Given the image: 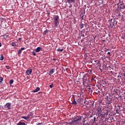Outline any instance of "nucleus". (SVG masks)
Segmentation results:
<instances>
[{
	"instance_id": "nucleus-1",
	"label": "nucleus",
	"mask_w": 125,
	"mask_h": 125,
	"mask_svg": "<svg viewBox=\"0 0 125 125\" xmlns=\"http://www.w3.org/2000/svg\"><path fill=\"white\" fill-rule=\"evenodd\" d=\"M108 22L109 24V28H113V27H115L117 25V21L115 19H111L108 21Z\"/></svg>"
},
{
	"instance_id": "nucleus-44",
	"label": "nucleus",
	"mask_w": 125,
	"mask_h": 125,
	"mask_svg": "<svg viewBox=\"0 0 125 125\" xmlns=\"http://www.w3.org/2000/svg\"><path fill=\"white\" fill-rule=\"evenodd\" d=\"M73 0H72L71 1H73Z\"/></svg>"
},
{
	"instance_id": "nucleus-19",
	"label": "nucleus",
	"mask_w": 125,
	"mask_h": 125,
	"mask_svg": "<svg viewBox=\"0 0 125 125\" xmlns=\"http://www.w3.org/2000/svg\"><path fill=\"white\" fill-rule=\"evenodd\" d=\"M14 82V81H13V80H10V82H9L10 84H12V83H13Z\"/></svg>"
},
{
	"instance_id": "nucleus-12",
	"label": "nucleus",
	"mask_w": 125,
	"mask_h": 125,
	"mask_svg": "<svg viewBox=\"0 0 125 125\" xmlns=\"http://www.w3.org/2000/svg\"><path fill=\"white\" fill-rule=\"evenodd\" d=\"M39 90H40V87H38L36 88V89H35L33 91V92H38V91H39Z\"/></svg>"
},
{
	"instance_id": "nucleus-2",
	"label": "nucleus",
	"mask_w": 125,
	"mask_h": 125,
	"mask_svg": "<svg viewBox=\"0 0 125 125\" xmlns=\"http://www.w3.org/2000/svg\"><path fill=\"white\" fill-rule=\"evenodd\" d=\"M53 20L55 27H58V25H59V16H54Z\"/></svg>"
},
{
	"instance_id": "nucleus-3",
	"label": "nucleus",
	"mask_w": 125,
	"mask_h": 125,
	"mask_svg": "<svg viewBox=\"0 0 125 125\" xmlns=\"http://www.w3.org/2000/svg\"><path fill=\"white\" fill-rule=\"evenodd\" d=\"M115 6L117 7V10L118 11H119V10H121V9H125V4L124 3L120 4V5H119L118 4H116L115 5Z\"/></svg>"
},
{
	"instance_id": "nucleus-5",
	"label": "nucleus",
	"mask_w": 125,
	"mask_h": 125,
	"mask_svg": "<svg viewBox=\"0 0 125 125\" xmlns=\"http://www.w3.org/2000/svg\"><path fill=\"white\" fill-rule=\"evenodd\" d=\"M11 107V103H7L4 106V108L6 110H10Z\"/></svg>"
},
{
	"instance_id": "nucleus-22",
	"label": "nucleus",
	"mask_w": 125,
	"mask_h": 125,
	"mask_svg": "<svg viewBox=\"0 0 125 125\" xmlns=\"http://www.w3.org/2000/svg\"><path fill=\"white\" fill-rule=\"evenodd\" d=\"M22 52V50L21 49L18 50V54H21V53Z\"/></svg>"
},
{
	"instance_id": "nucleus-32",
	"label": "nucleus",
	"mask_w": 125,
	"mask_h": 125,
	"mask_svg": "<svg viewBox=\"0 0 125 125\" xmlns=\"http://www.w3.org/2000/svg\"><path fill=\"white\" fill-rule=\"evenodd\" d=\"M6 68H7V69H9V66H6Z\"/></svg>"
},
{
	"instance_id": "nucleus-4",
	"label": "nucleus",
	"mask_w": 125,
	"mask_h": 125,
	"mask_svg": "<svg viewBox=\"0 0 125 125\" xmlns=\"http://www.w3.org/2000/svg\"><path fill=\"white\" fill-rule=\"evenodd\" d=\"M83 116H77L76 117L74 118L73 121L75 123H78L79 122H81L82 121V118Z\"/></svg>"
},
{
	"instance_id": "nucleus-46",
	"label": "nucleus",
	"mask_w": 125,
	"mask_h": 125,
	"mask_svg": "<svg viewBox=\"0 0 125 125\" xmlns=\"http://www.w3.org/2000/svg\"><path fill=\"white\" fill-rule=\"evenodd\" d=\"M90 118H91V115L90 116Z\"/></svg>"
},
{
	"instance_id": "nucleus-30",
	"label": "nucleus",
	"mask_w": 125,
	"mask_h": 125,
	"mask_svg": "<svg viewBox=\"0 0 125 125\" xmlns=\"http://www.w3.org/2000/svg\"><path fill=\"white\" fill-rule=\"evenodd\" d=\"M105 51L107 52V51H109V49H105Z\"/></svg>"
},
{
	"instance_id": "nucleus-38",
	"label": "nucleus",
	"mask_w": 125,
	"mask_h": 125,
	"mask_svg": "<svg viewBox=\"0 0 125 125\" xmlns=\"http://www.w3.org/2000/svg\"><path fill=\"white\" fill-rule=\"evenodd\" d=\"M84 83V80H83V84Z\"/></svg>"
},
{
	"instance_id": "nucleus-16",
	"label": "nucleus",
	"mask_w": 125,
	"mask_h": 125,
	"mask_svg": "<svg viewBox=\"0 0 125 125\" xmlns=\"http://www.w3.org/2000/svg\"><path fill=\"white\" fill-rule=\"evenodd\" d=\"M2 81H3V78L2 77H0V84L2 83Z\"/></svg>"
},
{
	"instance_id": "nucleus-34",
	"label": "nucleus",
	"mask_w": 125,
	"mask_h": 125,
	"mask_svg": "<svg viewBox=\"0 0 125 125\" xmlns=\"http://www.w3.org/2000/svg\"><path fill=\"white\" fill-rule=\"evenodd\" d=\"M18 40H19V41H20V40H21V38H19L18 39Z\"/></svg>"
},
{
	"instance_id": "nucleus-43",
	"label": "nucleus",
	"mask_w": 125,
	"mask_h": 125,
	"mask_svg": "<svg viewBox=\"0 0 125 125\" xmlns=\"http://www.w3.org/2000/svg\"><path fill=\"white\" fill-rule=\"evenodd\" d=\"M53 60H55V59H53Z\"/></svg>"
},
{
	"instance_id": "nucleus-39",
	"label": "nucleus",
	"mask_w": 125,
	"mask_h": 125,
	"mask_svg": "<svg viewBox=\"0 0 125 125\" xmlns=\"http://www.w3.org/2000/svg\"><path fill=\"white\" fill-rule=\"evenodd\" d=\"M85 123V121H83V124Z\"/></svg>"
},
{
	"instance_id": "nucleus-8",
	"label": "nucleus",
	"mask_w": 125,
	"mask_h": 125,
	"mask_svg": "<svg viewBox=\"0 0 125 125\" xmlns=\"http://www.w3.org/2000/svg\"><path fill=\"white\" fill-rule=\"evenodd\" d=\"M54 71H55L54 69H51L50 70L49 74V76H51V75H52V74L54 73Z\"/></svg>"
},
{
	"instance_id": "nucleus-18",
	"label": "nucleus",
	"mask_w": 125,
	"mask_h": 125,
	"mask_svg": "<svg viewBox=\"0 0 125 125\" xmlns=\"http://www.w3.org/2000/svg\"><path fill=\"white\" fill-rule=\"evenodd\" d=\"M4 57H3V55H0V60H3Z\"/></svg>"
},
{
	"instance_id": "nucleus-26",
	"label": "nucleus",
	"mask_w": 125,
	"mask_h": 125,
	"mask_svg": "<svg viewBox=\"0 0 125 125\" xmlns=\"http://www.w3.org/2000/svg\"><path fill=\"white\" fill-rule=\"evenodd\" d=\"M47 33V30H45L43 32V35H45Z\"/></svg>"
},
{
	"instance_id": "nucleus-23",
	"label": "nucleus",
	"mask_w": 125,
	"mask_h": 125,
	"mask_svg": "<svg viewBox=\"0 0 125 125\" xmlns=\"http://www.w3.org/2000/svg\"><path fill=\"white\" fill-rule=\"evenodd\" d=\"M12 46H16V44L14 42H12Z\"/></svg>"
},
{
	"instance_id": "nucleus-29",
	"label": "nucleus",
	"mask_w": 125,
	"mask_h": 125,
	"mask_svg": "<svg viewBox=\"0 0 125 125\" xmlns=\"http://www.w3.org/2000/svg\"><path fill=\"white\" fill-rule=\"evenodd\" d=\"M32 54H33V55H34V56H36V53H35V52H32Z\"/></svg>"
},
{
	"instance_id": "nucleus-24",
	"label": "nucleus",
	"mask_w": 125,
	"mask_h": 125,
	"mask_svg": "<svg viewBox=\"0 0 125 125\" xmlns=\"http://www.w3.org/2000/svg\"><path fill=\"white\" fill-rule=\"evenodd\" d=\"M81 101H82V99L80 98L77 100V102H78V103H80L81 102Z\"/></svg>"
},
{
	"instance_id": "nucleus-31",
	"label": "nucleus",
	"mask_w": 125,
	"mask_h": 125,
	"mask_svg": "<svg viewBox=\"0 0 125 125\" xmlns=\"http://www.w3.org/2000/svg\"><path fill=\"white\" fill-rule=\"evenodd\" d=\"M107 54H108V55H110L111 54V53H110V52H108Z\"/></svg>"
},
{
	"instance_id": "nucleus-40",
	"label": "nucleus",
	"mask_w": 125,
	"mask_h": 125,
	"mask_svg": "<svg viewBox=\"0 0 125 125\" xmlns=\"http://www.w3.org/2000/svg\"><path fill=\"white\" fill-rule=\"evenodd\" d=\"M110 73H113V71H110Z\"/></svg>"
},
{
	"instance_id": "nucleus-42",
	"label": "nucleus",
	"mask_w": 125,
	"mask_h": 125,
	"mask_svg": "<svg viewBox=\"0 0 125 125\" xmlns=\"http://www.w3.org/2000/svg\"><path fill=\"white\" fill-rule=\"evenodd\" d=\"M84 35L83 34V37H84Z\"/></svg>"
},
{
	"instance_id": "nucleus-14",
	"label": "nucleus",
	"mask_w": 125,
	"mask_h": 125,
	"mask_svg": "<svg viewBox=\"0 0 125 125\" xmlns=\"http://www.w3.org/2000/svg\"><path fill=\"white\" fill-rule=\"evenodd\" d=\"M22 119H24V120H29V119H30V117L29 116H27V117H25V116H22Z\"/></svg>"
},
{
	"instance_id": "nucleus-7",
	"label": "nucleus",
	"mask_w": 125,
	"mask_h": 125,
	"mask_svg": "<svg viewBox=\"0 0 125 125\" xmlns=\"http://www.w3.org/2000/svg\"><path fill=\"white\" fill-rule=\"evenodd\" d=\"M102 112V111L101 110V108L98 107L97 109V113L98 115H100V114H101Z\"/></svg>"
},
{
	"instance_id": "nucleus-10",
	"label": "nucleus",
	"mask_w": 125,
	"mask_h": 125,
	"mask_svg": "<svg viewBox=\"0 0 125 125\" xmlns=\"http://www.w3.org/2000/svg\"><path fill=\"white\" fill-rule=\"evenodd\" d=\"M117 107H118L116 109V113L117 114H120V112H119V111H120V110H121V107H120V105H118Z\"/></svg>"
},
{
	"instance_id": "nucleus-41",
	"label": "nucleus",
	"mask_w": 125,
	"mask_h": 125,
	"mask_svg": "<svg viewBox=\"0 0 125 125\" xmlns=\"http://www.w3.org/2000/svg\"><path fill=\"white\" fill-rule=\"evenodd\" d=\"M110 103H111V102H110L109 103V104H110Z\"/></svg>"
},
{
	"instance_id": "nucleus-21",
	"label": "nucleus",
	"mask_w": 125,
	"mask_h": 125,
	"mask_svg": "<svg viewBox=\"0 0 125 125\" xmlns=\"http://www.w3.org/2000/svg\"><path fill=\"white\" fill-rule=\"evenodd\" d=\"M49 87H50V88H52V87H54V85H53V84H52L51 85H49Z\"/></svg>"
},
{
	"instance_id": "nucleus-36",
	"label": "nucleus",
	"mask_w": 125,
	"mask_h": 125,
	"mask_svg": "<svg viewBox=\"0 0 125 125\" xmlns=\"http://www.w3.org/2000/svg\"><path fill=\"white\" fill-rule=\"evenodd\" d=\"M1 46V43L0 42V47Z\"/></svg>"
},
{
	"instance_id": "nucleus-6",
	"label": "nucleus",
	"mask_w": 125,
	"mask_h": 125,
	"mask_svg": "<svg viewBox=\"0 0 125 125\" xmlns=\"http://www.w3.org/2000/svg\"><path fill=\"white\" fill-rule=\"evenodd\" d=\"M32 69H30L26 70L25 74L27 75H31V74H32Z\"/></svg>"
},
{
	"instance_id": "nucleus-45",
	"label": "nucleus",
	"mask_w": 125,
	"mask_h": 125,
	"mask_svg": "<svg viewBox=\"0 0 125 125\" xmlns=\"http://www.w3.org/2000/svg\"><path fill=\"white\" fill-rule=\"evenodd\" d=\"M91 62V63H92V62Z\"/></svg>"
},
{
	"instance_id": "nucleus-15",
	"label": "nucleus",
	"mask_w": 125,
	"mask_h": 125,
	"mask_svg": "<svg viewBox=\"0 0 125 125\" xmlns=\"http://www.w3.org/2000/svg\"><path fill=\"white\" fill-rule=\"evenodd\" d=\"M72 104H73V105H77V102L76 100H75V98H74V101H73Z\"/></svg>"
},
{
	"instance_id": "nucleus-13",
	"label": "nucleus",
	"mask_w": 125,
	"mask_h": 125,
	"mask_svg": "<svg viewBox=\"0 0 125 125\" xmlns=\"http://www.w3.org/2000/svg\"><path fill=\"white\" fill-rule=\"evenodd\" d=\"M17 125H26V124H25V123L20 122L17 124Z\"/></svg>"
},
{
	"instance_id": "nucleus-37",
	"label": "nucleus",
	"mask_w": 125,
	"mask_h": 125,
	"mask_svg": "<svg viewBox=\"0 0 125 125\" xmlns=\"http://www.w3.org/2000/svg\"><path fill=\"white\" fill-rule=\"evenodd\" d=\"M69 2H71V0H68Z\"/></svg>"
},
{
	"instance_id": "nucleus-33",
	"label": "nucleus",
	"mask_w": 125,
	"mask_h": 125,
	"mask_svg": "<svg viewBox=\"0 0 125 125\" xmlns=\"http://www.w3.org/2000/svg\"><path fill=\"white\" fill-rule=\"evenodd\" d=\"M95 120H96V117H94V122H95V121H96Z\"/></svg>"
},
{
	"instance_id": "nucleus-20",
	"label": "nucleus",
	"mask_w": 125,
	"mask_h": 125,
	"mask_svg": "<svg viewBox=\"0 0 125 125\" xmlns=\"http://www.w3.org/2000/svg\"><path fill=\"white\" fill-rule=\"evenodd\" d=\"M83 104H85L86 105H88V102L87 101H84L83 102Z\"/></svg>"
},
{
	"instance_id": "nucleus-11",
	"label": "nucleus",
	"mask_w": 125,
	"mask_h": 125,
	"mask_svg": "<svg viewBox=\"0 0 125 125\" xmlns=\"http://www.w3.org/2000/svg\"><path fill=\"white\" fill-rule=\"evenodd\" d=\"M76 122H74V120L68 123L69 125H75Z\"/></svg>"
},
{
	"instance_id": "nucleus-25",
	"label": "nucleus",
	"mask_w": 125,
	"mask_h": 125,
	"mask_svg": "<svg viewBox=\"0 0 125 125\" xmlns=\"http://www.w3.org/2000/svg\"><path fill=\"white\" fill-rule=\"evenodd\" d=\"M80 28H81V29H83V24H81L80 25Z\"/></svg>"
},
{
	"instance_id": "nucleus-17",
	"label": "nucleus",
	"mask_w": 125,
	"mask_h": 125,
	"mask_svg": "<svg viewBox=\"0 0 125 125\" xmlns=\"http://www.w3.org/2000/svg\"><path fill=\"white\" fill-rule=\"evenodd\" d=\"M57 50V51H59V52H62V51H63V49L59 48Z\"/></svg>"
},
{
	"instance_id": "nucleus-27",
	"label": "nucleus",
	"mask_w": 125,
	"mask_h": 125,
	"mask_svg": "<svg viewBox=\"0 0 125 125\" xmlns=\"http://www.w3.org/2000/svg\"><path fill=\"white\" fill-rule=\"evenodd\" d=\"M86 104H81V106H82V107H83V106H86Z\"/></svg>"
},
{
	"instance_id": "nucleus-28",
	"label": "nucleus",
	"mask_w": 125,
	"mask_h": 125,
	"mask_svg": "<svg viewBox=\"0 0 125 125\" xmlns=\"http://www.w3.org/2000/svg\"><path fill=\"white\" fill-rule=\"evenodd\" d=\"M24 49H25V47H21V51H22V50H24Z\"/></svg>"
},
{
	"instance_id": "nucleus-35",
	"label": "nucleus",
	"mask_w": 125,
	"mask_h": 125,
	"mask_svg": "<svg viewBox=\"0 0 125 125\" xmlns=\"http://www.w3.org/2000/svg\"><path fill=\"white\" fill-rule=\"evenodd\" d=\"M42 125V123H38V125Z\"/></svg>"
},
{
	"instance_id": "nucleus-9",
	"label": "nucleus",
	"mask_w": 125,
	"mask_h": 125,
	"mask_svg": "<svg viewBox=\"0 0 125 125\" xmlns=\"http://www.w3.org/2000/svg\"><path fill=\"white\" fill-rule=\"evenodd\" d=\"M41 49H42V48L41 47H38L35 49V52H40L41 51Z\"/></svg>"
}]
</instances>
